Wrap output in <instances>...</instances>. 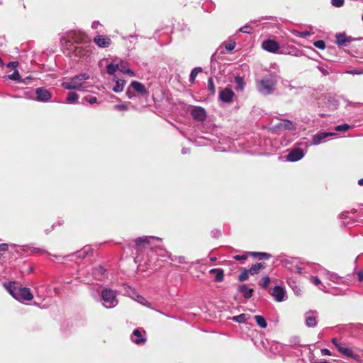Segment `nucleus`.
I'll list each match as a JSON object with an SVG mask.
<instances>
[{"mask_svg":"<svg viewBox=\"0 0 363 363\" xmlns=\"http://www.w3.org/2000/svg\"><path fill=\"white\" fill-rule=\"evenodd\" d=\"M191 114L194 120L203 121L206 118L205 110L201 107H195L192 109Z\"/></svg>","mask_w":363,"mask_h":363,"instance_id":"11","label":"nucleus"},{"mask_svg":"<svg viewBox=\"0 0 363 363\" xmlns=\"http://www.w3.org/2000/svg\"><path fill=\"white\" fill-rule=\"evenodd\" d=\"M94 42L100 48H107L111 45V40L107 36L97 35L94 38Z\"/></svg>","mask_w":363,"mask_h":363,"instance_id":"13","label":"nucleus"},{"mask_svg":"<svg viewBox=\"0 0 363 363\" xmlns=\"http://www.w3.org/2000/svg\"><path fill=\"white\" fill-rule=\"evenodd\" d=\"M257 324L262 328H266L267 327V323L264 318L262 315H255L254 317Z\"/></svg>","mask_w":363,"mask_h":363,"instance_id":"27","label":"nucleus"},{"mask_svg":"<svg viewBox=\"0 0 363 363\" xmlns=\"http://www.w3.org/2000/svg\"><path fill=\"white\" fill-rule=\"evenodd\" d=\"M301 268H298V273H301Z\"/></svg>","mask_w":363,"mask_h":363,"instance_id":"60","label":"nucleus"},{"mask_svg":"<svg viewBox=\"0 0 363 363\" xmlns=\"http://www.w3.org/2000/svg\"><path fill=\"white\" fill-rule=\"evenodd\" d=\"M266 267L264 263H257L254 265H252L250 269L249 272L251 275L257 274L260 272V271Z\"/></svg>","mask_w":363,"mask_h":363,"instance_id":"22","label":"nucleus"},{"mask_svg":"<svg viewBox=\"0 0 363 363\" xmlns=\"http://www.w3.org/2000/svg\"><path fill=\"white\" fill-rule=\"evenodd\" d=\"M120 69L118 65L110 64L107 66V73L110 75H113L118 69L120 70Z\"/></svg>","mask_w":363,"mask_h":363,"instance_id":"33","label":"nucleus"},{"mask_svg":"<svg viewBox=\"0 0 363 363\" xmlns=\"http://www.w3.org/2000/svg\"><path fill=\"white\" fill-rule=\"evenodd\" d=\"M306 324L308 327L313 328L316 325L317 321L315 316H307L306 318Z\"/></svg>","mask_w":363,"mask_h":363,"instance_id":"31","label":"nucleus"},{"mask_svg":"<svg viewBox=\"0 0 363 363\" xmlns=\"http://www.w3.org/2000/svg\"><path fill=\"white\" fill-rule=\"evenodd\" d=\"M17 296L15 298L17 300L31 301L33 298L30 290L26 287H20L18 290Z\"/></svg>","mask_w":363,"mask_h":363,"instance_id":"7","label":"nucleus"},{"mask_svg":"<svg viewBox=\"0 0 363 363\" xmlns=\"http://www.w3.org/2000/svg\"><path fill=\"white\" fill-rule=\"evenodd\" d=\"M311 282L316 286L319 285L321 283L320 280L317 277H312Z\"/></svg>","mask_w":363,"mask_h":363,"instance_id":"46","label":"nucleus"},{"mask_svg":"<svg viewBox=\"0 0 363 363\" xmlns=\"http://www.w3.org/2000/svg\"><path fill=\"white\" fill-rule=\"evenodd\" d=\"M8 250V245L6 244L0 245V252L6 251Z\"/></svg>","mask_w":363,"mask_h":363,"instance_id":"50","label":"nucleus"},{"mask_svg":"<svg viewBox=\"0 0 363 363\" xmlns=\"http://www.w3.org/2000/svg\"><path fill=\"white\" fill-rule=\"evenodd\" d=\"M120 71L123 73L128 74L131 77H134L135 74L133 70H131L129 68L125 67V66L122 65L121 67Z\"/></svg>","mask_w":363,"mask_h":363,"instance_id":"38","label":"nucleus"},{"mask_svg":"<svg viewBox=\"0 0 363 363\" xmlns=\"http://www.w3.org/2000/svg\"><path fill=\"white\" fill-rule=\"evenodd\" d=\"M357 278L359 281H363V271H360L357 273Z\"/></svg>","mask_w":363,"mask_h":363,"instance_id":"48","label":"nucleus"},{"mask_svg":"<svg viewBox=\"0 0 363 363\" xmlns=\"http://www.w3.org/2000/svg\"><path fill=\"white\" fill-rule=\"evenodd\" d=\"M17 63L18 62H11V63H9V67H10V66L13 67L15 64H17Z\"/></svg>","mask_w":363,"mask_h":363,"instance_id":"55","label":"nucleus"},{"mask_svg":"<svg viewBox=\"0 0 363 363\" xmlns=\"http://www.w3.org/2000/svg\"><path fill=\"white\" fill-rule=\"evenodd\" d=\"M332 5L336 7H340L344 4V0H332Z\"/></svg>","mask_w":363,"mask_h":363,"instance_id":"43","label":"nucleus"},{"mask_svg":"<svg viewBox=\"0 0 363 363\" xmlns=\"http://www.w3.org/2000/svg\"><path fill=\"white\" fill-rule=\"evenodd\" d=\"M270 281H271L270 278L268 276L264 277L261 279V281L259 282V285L262 288L267 289L269 286V284H270Z\"/></svg>","mask_w":363,"mask_h":363,"instance_id":"34","label":"nucleus"},{"mask_svg":"<svg viewBox=\"0 0 363 363\" xmlns=\"http://www.w3.org/2000/svg\"><path fill=\"white\" fill-rule=\"evenodd\" d=\"M17 283L15 281H10L8 283H4V286L8 291V292L13 297L16 298L17 296L18 290L20 289L17 286Z\"/></svg>","mask_w":363,"mask_h":363,"instance_id":"15","label":"nucleus"},{"mask_svg":"<svg viewBox=\"0 0 363 363\" xmlns=\"http://www.w3.org/2000/svg\"><path fill=\"white\" fill-rule=\"evenodd\" d=\"M262 48L267 52L275 53L279 50L280 46L277 41L268 39L262 42Z\"/></svg>","mask_w":363,"mask_h":363,"instance_id":"5","label":"nucleus"},{"mask_svg":"<svg viewBox=\"0 0 363 363\" xmlns=\"http://www.w3.org/2000/svg\"><path fill=\"white\" fill-rule=\"evenodd\" d=\"M114 108L117 111H124L128 110V107L124 104H117L114 106Z\"/></svg>","mask_w":363,"mask_h":363,"instance_id":"42","label":"nucleus"},{"mask_svg":"<svg viewBox=\"0 0 363 363\" xmlns=\"http://www.w3.org/2000/svg\"><path fill=\"white\" fill-rule=\"evenodd\" d=\"M349 73L352 74H360L362 73V72L358 71L357 69L351 70L349 72Z\"/></svg>","mask_w":363,"mask_h":363,"instance_id":"51","label":"nucleus"},{"mask_svg":"<svg viewBox=\"0 0 363 363\" xmlns=\"http://www.w3.org/2000/svg\"><path fill=\"white\" fill-rule=\"evenodd\" d=\"M235 96L234 92L229 88L222 89L219 93V99L225 103H230L233 101Z\"/></svg>","mask_w":363,"mask_h":363,"instance_id":"6","label":"nucleus"},{"mask_svg":"<svg viewBox=\"0 0 363 363\" xmlns=\"http://www.w3.org/2000/svg\"><path fill=\"white\" fill-rule=\"evenodd\" d=\"M23 9H26V5L24 4H23Z\"/></svg>","mask_w":363,"mask_h":363,"instance_id":"61","label":"nucleus"},{"mask_svg":"<svg viewBox=\"0 0 363 363\" xmlns=\"http://www.w3.org/2000/svg\"><path fill=\"white\" fill-rule=\"evenodd\" d=\"M235 45V43L232 41L228 43H226L225 48L228 51L231 52L232 50H234Z\"/></svg>","mask_w":363,"mask_h":363,"instance_id":"41","label":"nucleus"},{"mask_svg":"<svg viewBox=\"0 0 363 363\" xmlns=\"http://www.w3.org/2000/svg\"><path fill=\"white\" fill-rule=\"evenodd\" d=\"M69 38L70 40H68L67 43H71V40L77 44L83 43L86 41V35L82 32H72L69 33Z\"/></svg>","mask_w":363,"mask_h":363,"instance_id":"8","label":"nucleus"},{"mask_svg":"<svg viewBox=\"0 0 363 363\" xmlns=\"http://www.w3.org/2000/svg\"><path fill=\"white\" fill-rule=\"evenodd\" d=\"M312 363H326V361L323 360V361H320V362H313Z\"/></svg>","mask_w":363,"mask_h":363,"instance_id":"56","label":"nucleus"},{"mask_svg":"<svg viewBox=\"0 0 363 363\" xmlns=\"http://www.w3.org/2000/svg\"><path fill=\"white\" fill-rule=\"evenodd\" d=\"M335 38V43L339 46H347L352 41V38L347 36L345 33H337Z\"/></svg>","mask_w":363,"mask_h":363,"instance_id":"10","label":"nucleus"},{"mask_svg":"<svg viewBox=\"0 0 363 363\" xmlns=\"http://www.w3.org/2000/svg\"><path fill=\"white\" fill-rule=\"evenodd\" d=\"M338 351L341 352L343 355L347 356L348 357L353 358L354 357V352L352 349L345 347L344 345L338 347Z\"/></svg>","mask_w":363,"mask_h":363,"instance_id":"23","label":"nucleus"},{"mask_svg":"<svg viewBox=\"0 0 363 363\" xmlns=\"http://www.w3.org/2000/svg\"><path fill=\"white\" fill-rule=\"evenodd\" d=\"M238 291L242 293L243 296L245 298H250L252 296L253 289H249L248 286L245 284L241 285L238 287Z\"/></svg>","mask_w":363,"mask_h":363,"instance_id":"21","label":"nucleus"},{"mask_svg":"<svg viewBox=\"0 0 363 363\" xmlns=\"http://www.w3.org/2000/svg\"><path fill=\"white\" fill-rule=\"evenodd\" d=\"M235 82L238 85V88L242 90L244 89L245 82L242 77L237 76L235 78Z\"/></svg>","mask_w":363,"mask_h":363,"instance_id":"35","label":"nucleus"},{"mask_svg":"<svg viewBox=\"0 0 363 363\" xmlns=\"http://www.w3.org/2000/svg\"><path fill=\"white\" fill-rule=\"evenodd\" d=\"M277 127L280 130H292L295 129V126L293 123L286 119L281 120L280 123L277 124Z\"/></svg>","mask_w":363,"mask_h":363,"instance_id":"17","label":"nucleus"},{"mask_svg":"<svg viewBox=\"0 0 363 363\" xmlns=\"http://www.w3.org/2000/svg\"><path fill=\"white\" fill-rule=\"evenodd\" d=\"M202 72V68L200 67H195L191 70V72L190 74V79L189 81L191 83H194L197 75Z\"/></svg>","mask_w":363,"mask_h":363,"instance_id":"28","label":"nucleus"},{"mask_svg":"<svg viewBox=\"0 0 363 363\" xmlns=\"http://www.w3.org/2000/svg\"><path fill=\"white\" fill-rule=\"evenodd\" d=\"M78 99V94L75 92H69L67 97V101L70 103H76Z\"/></svg>","mask_w":363,"mask_h":363,"instance_id":"32","label":"nucleus"},{"mask_svg":"<svg viewBox=\"0 0 363 363\" xmlns=\"http://www.w3.org/2000/svg\"><path fill=\"white\" fill-rule=\"evenodd\" d=\"M216 259V257H212V258H211V261H215Z\"/></svg>","mask_w":363,"mask_h":363,"instance_id":"59","label":"nucleus"},{"mask_svg":"<svg viewBox=\"0 0 363 363\" xmlns=\"http://www.w3.org/2000/svg\"><path fill=\"white\" fill-rule=\"evenodd\" d=\"M133 335L137 337V338L133 340V342L137 345L143 344L147 341L145 338L142 337L141 332L139 329L134 330Z\"/></svg>","mask_w":363,"mask_h":363,"instance_id":"24","label":"nucleus"},{"mask_svg":"<svg viewBox=\"0 0 363 363\" xmlns=\"http://www.w3.org/2000/svg\"><path fill=\"white\" fill-rule=\"evenodd\" d=\"M248 254L258 258L259 260L268 259L271 257V255L267 252H250Z\"/></svg>","mask_w":363,"mask_h":363,"instance_id":"25","label":"nucleus"},{"mask_svg":"<svg viewBox=\"0 0 363 363\" xmlns=\"http://www.w3.org/2000/svg\"><path fill=\"white\" fill-rule=\"evenodd\" d=\"M304 154L303 150L300 148H295L291 150L287 155L286 159L291 162H296L301 160L303 157Z\"/></svg>","mask_w":363,"mask_h":363,"instance_id":"12","label":"nucleus"},{"mask_svg":"<svg viewBox=\"0 0 363 363\" xmlns=\"http://www.w3.org/2000/svg\"><path fill=\"white\" fill-rule=\"evenodd\" d=\"M233 258L235 259V260H238V261H242V260H245L247 257L246 255H235L233 257Z\"/></svg>","mask_w":363,"mask_h":363,"instance_id":"45","label":"nucleus"},{"mask_svg":"<svg viewBox=\"0 0 363 363\" xmlns=\"http://www.w3.org/2000/svg\"><path fill=\"white\" fill-rule=\"evenodd\" d=\"M249 269L243 268L241 273L240 274L238 277V279L240 281L242 282L249 279V274H250Z\"/></svg>","mask_w":363,"mask_h":363,"instance_id":"29","label":"nucleus"},{"mask_svg":"<svg viewBox=\"0 0 363 363\" xmlns=\"http://www.w3.org/2000/svg\"><path fill=\"white\" fill-rule=\"evenodd\" d=\"M125 84V80H123V79L117 80L115 86L113 88V91L116 93L121 92L123 90Z\"/></svg>","mask_w":363,"mask_h":363,"instance_id":"26","label":"nucleus"},{"mask_svg":"<svg viewBox=\"0 0 363 363\" xmlns=\"http://www.w3.org/2000/svg\"><path fill=\"white\" fill-rule=\"evenodd\" d=\"M208 91L210 92V94L213 96L216 94V86L213 82V79L212 77H209L208 79V86H207Z\"/></svg>","mask_w":363,"mask_h":363,"instance_id":"30","label":"nucleus"},{"mask_svg":"<svg viewBox=\"0 0 363 363\" xmlns=\"http://www.w3.org/2000/svg\"><path fill=\"white\" fill-rule=\"evenodd\" d=\"M130 86L138 93L141 94H147V89L145 86L140 82L137 81H133L130 84Z\"/></svg>","mask_w":363,"mask_h":363,"instance_id":"18","label":"nucleus"},{"mask_svg":"<svg viewBox=\"0 0 363 363\" xmlns=\"http://www.w3.org/2000/svg\"><path fill=\"white\" fill-rule=\"evenodd\" d=\"M232 320L238 323H244L246 320L245 314L233 316Z\"/></svg>","mask_w":363,"mask_h":363,"instance_id":"37","label":"nucleus"},{"mask_svg":"<svg viewBox=\"0 0 363 363\" xmlns=\"http://www.w3.org/2000/svg\"><path fill=\"white\" fill-rule=\"evenodd\" d=\"M36 99L39 101H47L50 99L51 94L43 87L37 88L35 90Z\"/></svg>","mask_w":363,"mask_h":363,"instance_id":"9","label":"nucleus"},{"mask_svg":"<svg viewBox=\"0 0 363 363\" xmlns=\"http://www.w3.org/2000/svg\"><path fill=\"white\" fill-rule=\"evenodd\" d=\"M285 295V291L282 287L280 286H276L273 289L272 296L274 298V299L278 301L281 302L284 300Z\"/></svg>","mask_w":363,"mask_h":363,"instance_id":"16","label":"nucleus"},{"mask_svg":"<svg viewBox=\"0 0 363 363\" xmlns=\"http://www.w3.org/2000/svg\"><path fill=\"white\" fill-rule=\"evenodd\" d=\"M89 79V75L83 73L76 75L70 79L69 82H65L62 84V86L66 89L72 90V89H77L82 90L83 81Z\"/></svg>","mask_w":363,"mask_h":363,"instance_id":"1","label":"nucleus"},{"mask_svg":"<svg viewBox=\"0 0 363 363\" xmlns=\"http://www.w3.org/2000/svg\"><path fill=\"white\" fill-rule=\"evenodd\" d=\"M97 269L99 270V272L101 273H104L105 272V269L102 267H99V269Z\"/></svg>","mask_w":363,"mask_h":363,"instance_id":"53","label":"nucleus"},{"mask_svg":"<svg viewBox=\"0 0 363 363\" xmlns=\"http://www.w3.org/2000/svg\"><path fill=\"white\" fill-rule=\"evenodd\" d=\"M332 342L336 347L337 349H338V347H340L342 345V344L338 342V340L336 337H334L332 339Z\"/></svg>","mask_w":363,"mask_h":363,"instance_id":"47","label":"nucleus"},{"mask_svg":"<svg viewBox=\"0 0 363 363\" xmlns=\"http://www.w3.org/2000/svg\"><path fill=\"white\" fill-rule=\"evenodd\" d=\"M89 52L88 47L76 46L73 50V54L77 57H82Z\"/></svg>","mask_w":363,"mask_h":363,"instance_id":"20","label":"nucleus"},{"mask_svg":"<svg viewBox=\"0 0 363 363\" xmlns=\"http://www.w3.org/2000/svg\"><path fill=\"white\" fill-rule=\"evenodd\" d=\"M248 28V26L242 27L240 29V31L242 33H249V31L247 30Z\"/></svg>","mask_w":363,"mask_h":363,"instance_id":"52","label":"nucleus"},{"mask_svg":"<svg viewBox=\"0 0 363 363\" xmlns=\"http://www.w3.org/2000/svg\"><path fill=\"white\" fill-rule=\"evenodd\" d=\"M101 297L105 302L106 308H112L117 303L116 299V294L111 289H104L101 292Z\"/></svg>","mask_w":363,"mask_h":363,"instance_id":"4","label":"nucleus"},{"mask_svg":"<svg viewBox=\"0 0 363 363\" xmlns=\"http://www.w3.org/2000/svg\"><path fill=\"white\" fill-rule=\"evenodd\" d=\"M211 274L215 275L214 280L218 282H220L224 279V272L222 269H212L209 271Z\"/></svg>","mask_w":363,"mask_h":363,"instance_id":"19","label":"nucleus"},{"mask_svg":"<svg viewBox=\"0 0 363 363\" xmlns=\"http://www.w3.org/2000/svg\"><path fill=\"white\" fill-rule=\"evenodd\" d=\"M4 65V62H3V61L1 60V59L0 58V66H1V65Z\"/></svg>","mask_w":363,"mask_h":363,"instance_id":"57","label":"nucleus"},{"mask_svg":"<svg viewBox=\"0 0 363 363\" xmlns=\"http://www.w3.org/2000/svg\"><path fill=\"white\" fill-rule=\"evenodd\" d=\"M313 45L317 48L323 50L325 48V43L322 40H319L315 41L313 43Z\"/></svg>","mask_w":363,"mask_h":363,"instance_id":"39","label":"nucleus"},{"mask_svg":"<svg viewBox=\"0 0 363 363\" xmlns=\"http://www.w3.org/2000/svg\"><path fill=\"white\" fill-rule=\"evenodd\" d=\"M277 81L272 77H265L257 82L258 91L264 95H269L274 92Z\"/></svg>","mask_w":363,"mask_h":363,"instance_id":"2","label":"nucleus"},{"mask_svg":"<svg viewBox=\"0 0 363 363\" xmlns=\"http://www.w3.org/2000/svg\"><path fill=\"white\" fill-rule=\"evenodd\" d=\"M9 79L14 81H21V76L18 71L14 72L13 74L8 76Z\"/></svg>","mask_w":363,"mask_h":363,"instance_id":"40","label":"nucleus"},{"mask_svg":"<svg viewBox=\"0 0 363 363\" xmlns=\"http://www.w3.org/2000/svg\"><path fill=\"white\" fill-rule=\"evenodd\" d=\"M321 353L323 355H330L331 354L330 350L328 349L321 350Z\"/></svg>","mask_w":363,"mask_h":363,"instance_id":"49","label":"nucleus"},{"mask_svg":"<svg viewBox=\"0 0 363 363\" xmlns=\"http://www.w3.org/2000/svg\"><path fill=\"white\" fill-rule=\"evenodd\" d=\"M309 35V33L308 32H306V33H304L303 35V36H306V35Z\"/></svg>","mask_w":363,"mask_h":363,"instance_id":"58","label":"nucleus"},{"mask_svg":"<svg viewBox=\"0 0 363 363\" xmlns=\"http://www.w3.org/2000/svg\"><path fill=\"white\" fill-rule=\"evenodd\" d=\"M86 99L90 104H94L97 102V98L96 96H91L89 98L85 97Z\"/></svg>","mask_w":363,"mask_h":363,"instance_id":"44","label":"nucleus"},{"mask_svg":"<svg viewBox=\"0 0 363 363\" xmlns=\"http://www.w3.org/2000/svg\"><path fill=\"white\" fill-rule=\"evenodd\" d=\"M151 239L160 240V238L153 236L138 237L134 240L135 245L133 246V247L136 250L137 256H138L143 251V250H145L147 247H148L150 245Z\"/></svg>","mask_w":363,"mask_h":363,"instance_id":"3","label":"nucleus"},{"mask_svg":"<svg viewBox=\"0 0 363 363\" xmlns=\"http://www.w3.org/2000/svg\"><path fill=\"white\" fill-rule=\"evenodd\" d=\"M335 134L334 133L318 132L312 138L311 144L318 145L321 143L323 140L328 136H333Z\"/></svg>","mask_w":363,"mask_h":363,"instance_id":"14","label":"nucleus"},{"mask_svg":"<svg viewBox=\"0 0 363 363\" xmlns=\"http://www.w3.org/2000/svg\"><path fill=\"white\" fill-rule=\"evenodd\" d=\"M358 184L360 185V186H363V178L362 179H360L359 181H358Z\"/></svg>","mask_w":363,"mask_h":363,"instance_id":"54","label":"nucleus"},{"mask_svg":"<svg viewBox=\"0 0 363 363\" xmlns=\"http://www.w3.org/2000/svg\"><path fill=\"white\" fill-rule=\"evenodd\" d=\"M350 128V126L347 124L338 125L335 127V130L346 132Z\"/></svg>","mask_w":363,"mask_h":363,"instance_id":"36","label":"nucleus"}]
</instances>
